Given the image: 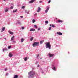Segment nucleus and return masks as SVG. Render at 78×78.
<instances>
[{"label":"nucleus","mask_w":78,"mask_h":78,"mask_svg":"<svg viewBox=\"0 0 78 78\" xmlns=\"http://www.w3.org/2000/svg\"><path fill=\"white\" fill-rule=\"evenodd\" d=\"M33 40V37H32L30 38V41H32Z\"/></svg>","instance_id":"18"},{"label":"nucleus","mask_w":78,"mask_h":78,"mask_svg":"<svg viewBox=\"0 0 78 78\" xmlns=\"http://www.w3.org/2000/svg\"><path fill=\"white\" fill-rule=\"evenodd\" d=\"M4 39H5V40H6V38H5Z\"/></svg>","instance_id":"43"},{"label":"nucleus","mask_w":78,"mask_h":78,"mask_svg":"<svg viewBox=\"0 0 78 78\" xmlns=\"http://www.w3.org/2000/svg\"><path fill=\"white\" fill-rule=\"evenodd\" d=\"M37 13H35L34 14V16H37Z\"/></svg>","instance_id":"36"},{"label":"nucleus","mask_w":78,"mask_h":78,"mask_svg":"<svg viewBox=\"0 0 78 78\" xmlns=\"http://www.w3.org/2000/svg\"><path fill=\"white\" fill-rule=\"evenodd\" d=\"M37 67H39V65H38L37 66Z\"/></svg>","instance_id":"41"},{"label":"nucleus","mask_w":78,"mask_h":78,"mask_svg":"<svg viewBox=\"0 0 78 78\" xmlns=\"http://www.w3.org/2000/svg\"><path fill=\"white\" fill-rule=\"evenodd\" d=\"M10 9H13V6H12L10 8Z\"/></svg>","instance_id":"28"},{"label":"nucleus","mask_w":78,"mask_h":78,"mask_svg":"<svg viewBox=\"0 0 78 78\" xmlns=\"http://www.w3.org/2000/svg\"><path fill=\"white\" fill-rule=\"evenodd\" d=\"M8 70V69H7V68H6L5 69V71H6V70Z\"/></svg>","instance_id":"31"},{"label":"nucleus","mask_w":78,"mask_h":78,"mask_svg":"<svg viewBox=\"0 0 78 78\" xmlns=\"http://www.w3.org/2000/svg\"><path fill=\"white\" fill-rule=\"evenodd\" d=\"M27 57H25V58H24V59L25 61H27Z\"/></svg>","instance_id":"12"},{"label":"nucleus","mask_w":78,"mask_h":78,"mask_svg":"<svg viewBox=\"0 0 78 78\" xmlns=\"http://www.w3.org/2000/svg\"><path fill=\"white\" fill-rule=\"evenodd\" d=\"M20 17L21 18H23V16H21Z\"/></svg>","instance_id":"38"},{"label":"nucleus","mask_w":78,"mask_h":78,"mask_svg":"<svg viewBox=\"0 0 78 78\" xmlns=\"http://www.w3.org/2000/svg\"><path fill=\"white\" fill-rule=\"evenodd\" d=\"M45 23H46V24H47L48 23V21H46L45 22Z\"/></svg>","instance_id":"24"},{"label":"nucleus","mask_w":78,"mask_h":78,"mask_svg":"<svg viewBox=\"0 0 78 78\" xmlns=\"http://www.w3.org/2000/svg\"><path fill=\"white\" fill-rule=\"evenodd\" d=\"M56 19H57V18H56Z\"/></svg>","instance_id":"48"},{"label":"nucleus","mask_w":78,"mask_h":78,"mask_svg":"<svg viewBox=\"0 0 78 78\" xmlns=\"http://www.w3.org/2000/svg\"><path fill=\"white\" fill-rule=\"evenodd\" d=\"M18 23H20V22Z\"/></svg>","instance_id":"45"},{"label":"nucleus","mask_w":78,"mask_h":78,"mask_svg":"<svg viewBox=\"0 0 78 78\" xmlns=\"http://www.w3.org/2000/svg\"><path fill=\"white\" fill-rule=\"evenodd\" d=\"M39 30H41V28H39L38 29V31H39Z\"/></svg>","instance_id":"37"},{"label":"nucleus","mask_w":78,"mask_h":78,"mask_svg":"<svg viewBox=\"0 0 78 78\" xmlns=\"http://www.w3.org/2000/svg\"><path fill=\"white\" fill-rule=\"evenodd\" d=\"M25 13H27V14H28V13L29 12H27V10H25Z\"/></svg>","instance_id":"23"},{"label":"nucleus","mask_w":78,"mask_h":78,"mask_svg":"<svg viewBox=\"0 0 78 78\" xmlns=\"http://www.w3.org/2000/svg\"><path fill=\"white\" fill-rule=\"evenodd\" d=\"M34 27H35V28H37V26H36V25H34Z\"/></svg>","instance_id":"29"},{"label":"nucleus","mask_w":78,"mask_h":78,"mask_svg":"<svg viewBox=\"0 0 78 78\" xmlns=\"http://www.w3.org/2000/svg\"><path fill=\"white\" fill-rule=\"evenodd\" d=\"M36 0H31V1H30L29 2V3H33V2H35Z\"/></svg>","instance_id":"5"},{"label":"nucleus","mask_w":78,"mask_h":78,"mask_svg":"<svg viewBox=\"0 0 78 78\" xmlns=\"http://www.w3.org/2000/svg\"><path fill=\"white\" fill-rule=\"evenodd\" d=\"M4 0V1H5V0Z\"/></svg>","instance_id":"47"},{"label":"nucleus","mask_w":78,"mask_h":78,"mask_svg":"<svg viewBox=\"0 0 78 78\" xmlns=\"http://www.w3.org/2000/svg\"><path fill=\"white\" fill-rule=\"evenodd\" d=\"M54 55V54H49V57H50V58L51 57H53V56Z\"/></svg>","instance_id":"7"},{"label":"nucleus","mask_w":78,"mask_h":78,"mask_svg":"<svg viewBox=\"0 0 78 78\" xmlns=\"http://www.w3.org/2000/svg\"><path fill=\"white\" fill-rule=\"evenodd\" d=\"M35 20H32V22H33V23H34V22H35Z\"/></svg>","instance_id":"26"},{"label":"nucleus","mask_w":78,"mask_h":78,"mask_svg":"<svg viewBox=\"0 0 78 78\" xmlns=\"http://www.w3.org/2000/svg\"><path fill=\"white\" fill-rule=\"evenodd\" d=\"M39 45V42H35L33 44V46L34 47H37V46H38Z\"/></svg>","instance_id":"3"},{"label":"nucleus","mask_w":78,"mask_h":78,"mask_svg":"<svg viewBox=\"0 0 78 78\" xmlns=\"http://www.w3.org/2000/svg\"><path fill=\"white\" fill-rule=\"evenodd\" d=\"M22 9H24L25 8V6H23L22 7Z\"/></svg>","instance_id":"19"},{"label":"nucleus","mask_w":78,"mask_h":78,"mask_svg":"<svg viewBox=\"0 0 78 78\" xmlns=\"http://www.w3.org/2000/svg\"><path fill=\"white\" fill-rule=\"evenodd\" d=\"M41 8H40V7H39L38 8V10H37V12H39V11H41Z\"/></svg>","instance_id":"8"},{"label":"nucleus","mask_w":78,"mask_h":78,"mask_svg":"<svg viewBox=\"0 0 78 78\" xmlns=\"http://www.w3.org/2000/svg\"><path fill=\"white\" fill-rule=\"evenodd\" d=\"M47 10H48V9H49V8H48V7L47 8Z\"/></svg>","instance_id":"39"},{"label":"nucleus","mask_w":78,"mask_h":78,"mask_svg":"<svg viewBox=\"0 0 78 78\" xmlns=\"http://www.w3.org/2000/svg\"><path fill=\"white\" fill-rule=\"evenodd\" d=\"M57 34H58V35H60V36L62 35V33L61 32H57Z\"/></svg>","instance_id":"4"},{"label":"nucleus","mask_w":78,"mask_h":78,"mask_svg":"<svg viewBox=\"0 0 78 78\" xmlns=\"http://www.w3.org/2000/svg\"><path fill=\"white\" fill-rule=\"evenodd\" d=\"M5 28L3 27L2 29V32L3 31H5Z\"/></svg>","instance_id":"13"},{"label":"nucleus","mask_w":78,"mask_h":78,"mask_svg":"<svg viewBox=\"0 0 78 78\" xmlns=\"http://www.w3.org/2000/svg\"><path fill=\"white\" fill-rule=\"evenodd\" d=\"M46 48H48L49 49H51V44L49 42H48L46 44Z\"/></svg>","instance_id":"2"},{"label":"nucleus","mask_w":78,"mask_h":78,"mask_svg":"<svg viewBox=\"0 0 78 78\" xmlns=\"http://www.w3.org/2000/svg\"><path fill=\"white\" fill-rule=\"evenodd\" d=\"M29 78H34V75H35V73L34 72H29L28 73Z\"/></svg>","instance_id":"1"},{"label":"nucleus","mask_w":78,"mask_h":78,"mask_svg":"<svg viewBox=\"0 0 78 78\" xmlns=\"http://www.w3.org/2000/svg\"><path fill=\"white\" fill-rule=\"evenodd\" d=\"M11 47V46H9L8 47V48L9 49H10Z\"/></svg>","instance_id":"22"},{"label":"nucleus","mask_w":78,"mask_h":78,"mask_svg":"<svg viewBox=\"0 0 78 78\" xmlns=\"http://www.w3.org/2000/svg\"><path fill=\"white\" fill-rule=\"evenodd\" d=\"M55 67H54L53 68V70H55Z\"/></svg>","instance_id":"32"},{"label":"nucleus","mask_w":78,"mask_h":78,"mask_svg":"<svg viewBox=\"0 0 78 78\" xmlns=\"http://www.w3.org/2000/svg\"><path fill=\"white\" fill-rule=\"evenodd\" d=\"M35 29H31L30 30V31H35Z\"/></svg>","instance_id":"10"},{"label":"nucleus","mask_w":78,"mask_h":78,"mask_svg":"<svg viewBox=\"0 0 78 78\" xmlns=\"http://www.w3.org/2000/svg\"><path fill=\"white\" fill-rule=\"evenodd\" d=\"M43 42H44V41L43 40L41 41H40V44H42Z\"/></svg>","instance_id":"17"},{"label":"nucleus","mask_w":78,"mask_h":78,"mask_svg":"<svg viewBox=\"0 0 78 78\" xmlns=\"http://www.w3.org/2000/svg\"><path fill=\"white\" fill-rule=\"evenodd\" d=\"M9 57L10 58H11V57H12V53H11V52H10L9 54Z\"/></svg>","instance_id":"6"},{"label":"nucleus","mask_w":78,"mask_h":78,"mask_svg":"<svg viewBox=\"0 0 78 78\" xmlns=\"http://www.w3.org/2000/svg\"><path fill=\"white\" fill-rule=\"evenodd\" d=\"M24 28H25L24 27H22V30H23L24 29Z\"/></svg>","instance_id":"34"},{"label":"nucleus","mask_w":78,"mask_h":78,"mask_svg":"<svg viewBox=\"0 0 78 78\" xmlns=\"http://www.w3.org/2000/svg\"><path fill=\"white\" fill-rule=\"evenodd\" d=\"M11 4H12V5H13V4L12 3Z\"/></svg>","instance_id":"46"},{"label":"nucleus","mask_w":78,"mask_h":78,"mask_svg":"<svg viewBox=\"0 0 78 78\" xmlns=\"http://www.w3.org/2000/svg\"><path fill=\"white\" fill-rule=\"evenodd\" d=\"M58 22L59 23H62L63 22V21L61 20H58Z\"/></svg>","instance_id":"9"},{"label":"nucleus","mask_w":78,"mask_h":78,"mask_svg":"<svg viewBox=\"0 0 78 78\" xmlns=\"http://www.w3.org/2000/svg\"><path fill=\"white\" fill-rule=\"evenodd\" d=\"M52 27H53V28H55V26H54V25H52Z\"/></svg>","instance_id":"33"},{"label":"nucleus","mask_w":78,"mask_h":78,"mask_svg":"<svg viewBox=\"0 0 78 78\" xmlns=\"http://www.w3.org/2000/svg\"><path fill=\"white\" fill-rule=\"evenodd\" d=\"M10 34H14V33H13V32H9Z\"/></svg>","instance_id":"21"},{"label":"nucleus","mask_w":78,"mask_h":78,"mask_svg":"<svg viewBox=\"0 0 78 78\" xmlns=\"http://www.w3.org/2000/svg\"><path fill=\"white\" fill-rule=\"evenodd\" d=\"M18 78V76L17 75H15L14 78Z\"/></svg>","instance_id":"11"},{"label":"nucleus","mask_w":78,"mask_h":78,"mask_svg":"<svg viewBox=\"0 0 78 78\" xmlns=\"http://www.w3.org/2000/svg\"><path fill=\"white\" fill-rule=\"evenodd\" d=\"M23 41H24V39L21 38V42H23Z\"/></svg>","instance_id":"14"},{"label":"nucleus","mask_w":78,"mask_h":78,"mask_svg":"<svg viewBox=\"0 0 78 78\" xmlns=\"http://www.w3.org/2000/svg\"><path fill=\"white\" fill-rule=\"evenodd\" d=\"M51 27H49V28L48 29V30H51Z\"/></svg>","instance_id":"35"},{"label":"nucleus","mask_w":78,"mask_h":78,"mask_svg":"<svg viewBox=\"0 0 78 78\" xmlns=\"http://www.w3.org/2000/svg\"><path fill=\"white\" fill-rule=\"evenodd\" d=\"M39 3H42V1H40Z\"/></svg>","instance_id":"42"},{"label":"nucleus","mask_w":78,"mask_h":78,"mask_svg":"<svg viewBox=\"0 0 78 78\" xmlns=\"http://www.w3.org/2000/svg\"><path fill=\"white\" fill-rule=\"evenodd\" d=\"M5 50H6V48H3V52H4V51H5Z\"/></svg>","instance_id":"25"},{"label":"nucleus","mask_w":78,"mask_h":78,"mask_svg":"<svg viewBox=\"0 0 78 78\" xmlns=\"http://www.w3.org/2000/svg\"><path fill=\"white\" fill-rule=\"evenodd\" d=\"M51 2V0H49V1L48 2V3H50Z\"/></svg>","instance_id":"30"},{"label":"nucleus","mask_w":78,"mask_h":78,"mask_svg":"<svg viewBox=\"0 0 78 78\" xmlns=\"http://www.w3.org/2000/svg\"><path fill=\"white\" fill-rule=\"evenodd\" d=\"M50 27H51V26H52V25H51V24H50Z\"/></svg>","instance_id":"40"},{"label":"nucleus","mask_w":78,"mask_h":78,"mask_svg":"<svg viewBox=\"0 0 78 78\" xmlns=\"http://www.w3.org/2000/svg\"><path fill=\"white\" fill-rule=\"evenodd\" d=\"M17 12V9H16L15 10H13V12Z\"/></svg>","instance_id":"20"},{"label":"nucleus","mask_w":78,"mask_h":78,"mask_svg":"<svg viewBox=\"0 0 78 78\" xmlns=\"http://www.w3.org/2000/svg\"><path fill=\"white\" fill-rule=\"evenodd\" d=\"M38 56H39V55H37V57H38Z\"/></svg>","instance_id":"44"},{"label":"nucleus","mask_w":78,"mask_h":78,"mask_svg":"<svg viewBox=\"0 0 78 78\" xmlns=\"http://www.w3.org/2000/svg\"><path fill=\"white\" fill-rule=\"evenodd\" d=\"M8 9H9L8 8H7L5 10V12H8Z\"/></svg>","instance_id":"15"},{"label":"nucleus","mask_w":78,"mask_h":78,"mask_svg":"<svg viewBox=\"0 0 78 78\" xmlns=\"http://www.w3.org/2000/svg\"><path fill=\"white\" fill-rule=\"evenodd\" d=\"M47 12H48V10L46 9L45 10V12H46V13H47Z\"/></svg>","instance_id":"27"},{"label":"nucleus","mask_w":78,"mask_h":78,"mask_svg":"<svg viewBox=\"0 0 78 78\" xmlns=\"http://www.w3.org/2000/svg\"><path fill=\"white\" fill-rule=\"evenodd\" d=\"M14 36H13V37L11 38L12 41H13L14 40Z\"/></svg>","instance_id":"16"}]
</instances>
